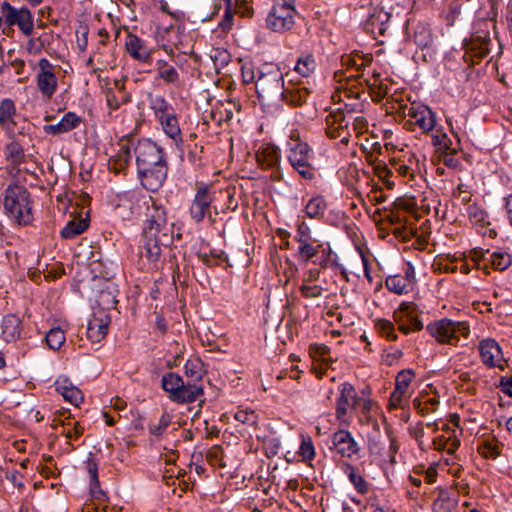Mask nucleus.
Returning <instances> with one entry per match:
<instances>
[{"instance_id":"nucleus-1","label":"nucleus","mask_w":512,"mask_h":512,"mask_svg":"<svg viewBox=\"0 0 512 512\" xmlns=\"http://www.w3.org/2000/svg\"><path fill=\"white\" fill-rule=\"evenodd\" d=\"M146 220L139 246L141 258L157 264L162 247H169L174 240V223L168 221L167 211L163 205L152 197L145 202Z\"/></svg>"},{"instance_id":"nucleus-2","label":"nucleus","mask_w":512,"mask_h":512,"mask_svg":"<svg viewBox=\"0 0 512 512\" xmlns=\"http://www.w3.org/2000/svg\"><path fill=\"white\" fill-rule=\"evenodd\" d=\"M118 145L117 154L112 156L108 162L109 169L116 174L123 172L128 167L132 159V150L137 167L167 156L164 148L149 138L136 139L129 135L122 137Z\"/></svg>"},{"instance_id":"nucleus-3","label":"nucleus","mask_w":512,"mask_h":512,"mask_svg":"<svg viewBox=\"0 0 512 512\" xmlns=\"http://www.w3.org/2000/svg\"><path fill=\"white\" fill-rule=\"evenodd\" d=\"M426 332L439 344L456 346L460 337L469 336L470 325L467 321H455L444 317L429 322L426 325Z\"/></svg>"},{"instance_id":"nucleus-4","label":"nucleus","mask_w":512,"mask_h":512,"mask_svg":"<svg viewBox=\"0 0 512 512\" xmlns=\"http://www.w3.org/2000/svg\"><path fill=\"white\" fill-rule=\"evenodd\" d=\"M287 159L293 169L306 180L315 177L316 169L313 166L314 152L312 148L298 135H293L288 142Z\"/></svg>"},{"instance_id":"nucleus-5","label":"nucleus","mask_w":512,"mask_h":512,"mask_svg":"<svg viewBox=\"0 0 512 512\" xmlns=\"http://www.w3.org/2000/svg\"><path fill=\"white\" fill-rule=\"evenodd\" d=\"M161 387L169 394V399L178 404L192 403L203 395L201 385L185 384L183 378L174 372H168L162 376Z\"/></svg>"},{"instance_id":"nucleus-6","label":"nucleus","mask_w":512,"mask_h":512,"mask_svg":"<svg viewBox=\"0 0 512 512\" xmlns=\"http://www.w3.org/2000/svg\"><path fill=\"white\" fill-rule=\"evenodd\" d=\"M4 208L7 214L19 224L31 219L29 192L20 185H9L5 190Z\"/></svg>"},{"instance_id":"nucleus-7","label":"nucleus","mask_w":512,"mask_h":512,"mask_svg":"<svg viewBox=\"0 0 512 512\" xmlns=\"http://www.w3.org/2000/svg\"><path fill=\"white\" fill-rule=\"evenodd\" d=\"M284 86L283 73L277 65L265 63L257 68L256 93L266 99L279 95Z\"/></svg>"},{"instance_id":"nucleus-8","label":"nucleus","mask_w":512,"mask_h":512,"mask_svg":"<svg viewBox=\"0 0 512 512\" xmlns=\"http://www.w3.org/2000/svg\"><path fill=\"white\" fill-rule=\"evenodd\" d=\"M296 13L295 0H274L266 17V26L277 33L289 31L295 24Z\"/></svg>"},{"instance_id":"nucleus-9","label":"nucleus","mask_w":512,"mask_h":512,"mask_svg":"<svg viewBox=\"0 0 512 512\" xmlns=\"http://www.w3.org/2000/svg\"><path fill=\"white\" fill-rule=\"evenodd\" d=\"M168 174V157L157 158L137 167V176L141 185L148 191L156 192L164 184Z\"/></svg>"},{"instance_id":"nucleus-10","label":"nucleus","mask_w":512,"mask_h":512,"mask_svg":"<svg viewBox=\"0 0 512 512\" xmlns=\"http://www.w3.org/2000/svg\"><path fill=\"white\" fill-rule=\"evenodd\" d=\"M214 199L215 191L210 185H198L189 207L190 218L197 224L201 223L205 218H208L213 223L215 221L212 218V203Z\"/></svg>"},{"instance_id":"nucleus-11","label":"nucleus","mask_w":512,"mask_h":512,"mask_svg":"<svg viewBox=\"0 0 512 512\" xmlns=\"http://www.w3.org/2000/svg\"><path fill=\"white\" fill-rule=\"evenodd\" d=\"M418 306L413 302H402L393 312V320L398 325V329L405 335L413 331L423 329V322L418 316Z\"/></svg>"},{"instance_id":"nucleus-12","label":"nucleus","mask_w":512,"mask_h":512,"mask_svg":"<svg viewBox=\"0 0 512 512\" xmlns=\"http://www.w3.org/2000/svg\"><path fill=\"white\" fill-rule=\"evenodd\" d=\"M1 14L8 26L17 25L24 35H31L33 32L34 19L27 7L15 8L9 2L1 4Z\"/></svg>"},{"instance_id":"nucleus-13","label":"nucleus","mask_w":512,"mask_h":512,"mask_svg":"<svg viewBox=\"0 0 512 512\" xmlns=\"http://www.w3.org/2000/svg\"><path fill=\"white\" fill-rule=\"evenodd\" d=\"M339 396L336 399L335 417L341 423H348L349 409L357 410V405L362 399L355 390L354 386L349 382L341 383L338 386Z\"/></svg>"},{"instance_id":"nucleus-14","label":"nucleus","mask_w":512,"mask_h":512,"mask_svg":"<svg viewBox=\"0 0 512 512\" xmlns=\"http://www.w3.org/2000/svg\"><path fill=\"white\" fill-rule=\"evenodd\" d=\"M416 273L414 266L407 262L402 273L390 275L385 280L386 288L397 294L403 295L412 292L416 286Z\"/></svg>"},{"instance_id":"nucleus-15","label":"nucleus","mask_w":512,"mask_h":512,"mask_svg":"<svg viewBox=\"0 0 512 512\" xmlns=\"http://www.w3.org/2000/svg\"><path fill=\"white\" fill-rule=\"evenodd\" d=\"M39 71L36 76V84L40 93L47 99H51L58 87V79L53 71V65L46 58L38 62Z\"/></svg>"},{"instance_id":"nucleus-16","label":"nucleus","mask_w":512,"mask_h":512,"mask_svg":"<svg viewBox=\"0 0 512 512\" xmlns=\"http://www.w3.org/2000/svg\"><path fill=\"white\" fill-rule=\"evenodd\" d=\"M125 48L132 59L140 63L152 64L155 48L149 47L146 41L136 34L128 33Z\"/></svg>"},{"instance_id":"nucleus-17","label":"nucleus","mask_w":512,"mask_h":512,"mask_svg":"<svg viewBox=\"0 0 512 512\" xmlns=\"http://www.w3.org/2000/svg\"><path fill=\"white\" fill-rule=\"evenodd\" d=\"M479 353L482 362L489 368L497 367L500 370H504L503 365V352L499 343L492 339L486 338L479 343Z\"/></svg>"},{"instance_id":"nucleus-18","label":"nucleus","mask_w":512,"mask_h":512,"mask_svg":"<svg viewBox=\"0 0 512 512\" xmlns=\"http://www.w3.org/2000/svg\"><path fill=\"white\" fill-rule=\"evenodd\" d=\"M408 116L423 133L432 132L436 128V115L430 107L421 103H413L408 109Z\"/></svg>"},{"instance_id":"nucleus-19","label":"nucleus","mask_w":512,"mask_h":512,"mask_svg":"<svg viewBox=\"0 0 512 512\" xmlns=\"http://www.w3.org/2000/svg\"><path fill=\"white\" fill-rule=\"evenodd\" d=\"M157 122L160 124L163 133L173 141L176 150L180 153V157H182L184 154V139L176 112L174 111L160 118Z\"/></svg>"},{"instance_id":"nucleus-20","label":"nucleus","mask_w":512,"mask_h":512,"mask_svg":"<svg viewBox=\"0 0 512 512\" xmlns=\"http://www.w3.org/2000/svg\"><path fill=\"white\" fill-rule=\"evenodd\" d=\"M467 215L469 221L474 227L477 228L478 233L483 236H488L494 239L497 236V231L494 228H489L490 221L487 211L478 204H471L467 208Z\"/></svg>"},{"instance_id":"nucleus-21","label":"nucleus","mask_w":512,"mask_h":512,"mask_svg":"<svg viewBox=\"0 0 512 512\" xmlns=\"http://www.w3.org/2000/svg\"><path fill=\"white\" fill-rule=\"evenodd\" d=\"M332 444L336 452L344 458H352L360 450L352 434L344 429H340L333 434Z\"/></svg>"},{"instance_id":"nucleus-22","label":"nucleus","mask_w":512,"mask_h":512,"mask_svg":"<svg viewBox=\"0 0 512 512\" xmlns=\"http://www.w3.org/2000/svg\"><path fill=\"white\" fill-rule=\"evenodd\" d=\"M256 160L262 169L278 167L281 162V151L272 143H262L256 151Z\"/></svg>"},{"instance_id":"nucleus-23","label":"nucleus","mask_w":512,"mask_h":512,"mask_svg":"<svg viewBox=\"0 0 512 512\" xmlns=\"http://www.w3.org/2000/svg\"><path fill=\"white\" fill-rule=\"evenodd\" d=\"M313 264L319 266V269L325 270L328 268H336L339 270L341 275L344 276L345 279H348L347 271L343 264L339 262L338 255L333 252L329 243H325L322 247L321 251L315 258L312 260Z\"/></svg>"},{"instance_id":"nucleus-24","label":"nucleus","mask_w":512,"mask_h":512,"mask_svg":"<svg viewBox=\"0 0 512 512\" xmlns=\"http://www.w3.org/2000/svg\"><path fill=\"white\" fill-rule=\"evenodd\" d=\"M82 122L80 116L74 112H67L56 124H47L43 126V131L49 135H60L68 133L77 128Z\"/></svg>"},{"instance_id":"nucleus-25","label":"nucleus","mask_w":512,"mask_h":512,"mask_svg":"<svg viewBox=\"0 0 512 512\" xmlns=\"http://www.w3.org/2000/svg\"><path fill=\"white\" fill-rule=\"evenodd\" d=\"M344 120V115L342 113L334 116H328L326 134L331 139L340 138V143L347 145L350 140V133L344 129Z\"/></svg>"},{"instance_id":"nucleus-26","label":"nucleus","mask_w":512,"mask_h":512,"mask_svg":"<svg viewBox=\"0 0 512 512\" xmlns=\"http://www.w3.org/2000/svg\"><path fill=\"white\" fill-rule=\"evenodd\" d=\"M56 391L63 396L66 401L74 405H79L83 401L81 390L74 386L68 378L60 377L55 382Z\"/></svg>"},{"instance_id":"nucleus-27","label":"nucleus","mask_w":512,"mask_h":512,"mask_svg":"<svg viewBox=\"0 0 512 512\" xmlns=\"http://www.w3.org/2000/svg\"><path fill=\"white\" fill-rule=\"evenodd\" d=\"M490 37L488 34L472 35L469 41L464 42L467 52H471L479 59L486 57L490 52Z\"/></svg>"},{"instance_id":"nucleus-28","label":"nucleus","mask_w":512,"mask_h":512,"mask_svg":"<svg viewBox=\"0 0 512 512\" xmlns=\"http://www.w3.org/2000/svg\"><path fill=\"white\" fill-rule=\"evenodd\" d=\"M86 470L90 478V494L91 496L99 501H105L107 499L106 493L101 489L98 478V466L96 461L89 457L86 461Z\"/></svg>"},{"instance_id":"nucleus-29","label":"nucleus","mask_w":512,"mask_h":512,"mask_svg":"<svg viewBox=\"0 0 512 512\" xmlns=\"http://www.w3.org/2000/svg\"><path fill=\"white\" fill-rule=\"evenodd\" d=\"M2 337L6 342H14L21 336V320L16 315H6L2 321Z\"/></svg>"},{"instance_id":"nucleus-30","label":"nucleus","mask_w":512,"mask_h":512,"mask_svg":"<svg viewBox=\"0 0 512 512\" xmlns=\"http://www.w3.org/2000/svg\"><path fill=\"white\" fill-rule=\"evenodd\" d=\"M156 75L165 84L176 85L180 80L177 69L165 59H158L155 63Z\"/></svg>"},{"instance_id":"nucleus-31","label":"nucleus","mask_w":512,"mask_h":512,"mask_svg":"<svg viewBox=\"0 0 512 512\" xmlns=\"http://www.w3.org/2000/svg\"><path fill=\"white\" fill-rule=\"evenodd\" d=\"M16 106L12 99L5 98L0 102V127L12 131L15 126Z\"/></svg>"},{"instance_id":"nucleus-32","label":"nucleus","mask_w":512,"mask_h":512,"mask_svg":"<svg viewBox=\"0 0 512 512\" xmlns=\"http://www.w3.org/2000/svg\"><path fill=\"white\" fill-rule=\"evenodd\" d=\"M4 154L6 160L9 162L10 171L15 170L19 172L20 164L25 162V152L20 143L13 141L5 146Z\"/></svg>"},{"instance_id":"nucleus-33","label":"nucleus","mask_w":512,"mask_h":512,"mask_svg":"<svg viewBox=\"0 0 512 512\" xmlns=\"http://www.w3.org/2000/svg\"><path fill=\"white\" fill-rule=\"evenodd\" d=\"M325 243L317 240L316 238L305 241L299 244L297 251V258L305 263L312 262V260L320 253Z\"/></svg>"},{"instance_id":"nucleus-34","label":"nucleus","mask_w":512,"mask_h":512,"mask_svg":"<svg viewBox=\"0 0 512 512\" xmlns=\"http://www.w3.org/2000/svg\"><path fill=\"white\" fill-rule=\"evenodd\" d=\"M149 107L153 111L156 120L175 111L174 107L162 95H151L149 97Z\"/></svg>"},{"instance_id":"nucleus-35","label":"nucleus","mask_w":512,"mask_h":512,"mask_svg":"<svg viewBox=\"0 0 512 512\" xmlns=\"http://www.w3.org/2000/svg\"><path fill=\"white\" fill-rule=\"evenodd\" d=\"M376 406V403L369 398H362L357 405V417L359 423L362 425H377V420L372 415L371 411L373 407Z\"/></svg>"},{"instance_id":"nucleus-36","label":"nucleus","mask_w":512,"mask_h":512,"mask_svg":"<svg viewBox=\"0 0 512 512\" xmlns=\"http://www.w3.org/2000/svg\"><path fill=\"white\" fill-rule=\"evenodd\" d=\"M108 323L100 318L94 317L89 321L87 327V337L90 341L100 342L107 335Z\"/></svg>"},{"instance_id":"nucleus-37","label":"nucleus","mask_w":512,"mask_h":512,"mask_svg":"<svg viewBox=\"0 0 512 512\" xmlns=\"http://www.w3.org/2000/svg\"><path fill=\"white\" fill-rule=\"evenodd\" d=\"M327 208L326 200L321 195L313 196L305 205V214L309 218L320 219Z\"/></svg>"},{"instance_id":"nucleus-38","label":"nucleus","mask_w":512,"mask_h":512,"mask_svg":"<svg viewBox=\"0 0 512 512\" xmlns=\"http://www.w3.org/2000/svg\"><path fill=\"white\" fill-rule=\"evenodd\" d=\"M455 506V501L451 498L448 489L441 488L438 491L437 498L432 504L433 512H451Z\"/></svg>"},{"instance_id":"nucleus-39","label":"nucleus","mask_w":512,"mask_h":512,"mask_svg":"<svg viewBox=\"0 0 512 512\" xmlns=\"http://www.w3.org/2000/svg\"><path fill=\"white\" fill-rule=\"evenodd\" d=\"M344 471L347 474L349 481L352 483L358 493L362 495L368 493V483L364 477L357 472L356 467L351 464H346Z\"/></svg>"},{"instance_id":"nucleus-40","label":"nucleus","mask_w":512,"mask_h":512,"mask_svg":"<svg viewBox=\"0 0 512 512\" xmlns=\"http://www.w3.org/2000/svg\"><path fill=\"white\" fill-rule=\"evenodd\" d=\"M184 369L187 378L195 384L202 379L205 373L203 363L200 358L197 357L188 359L185 363Z\"/></svg>"},{"instance_id":"nucleus-41","label":"nucleus","mask_w":512,"mask_h":512,"mask_svg":"<svg viewBox=\"0 0 512 512\" xmlns=\"http://www.w3.org/2000/svg\"><path fill=\"white\" fill-rule=\"evenodd\" d=\"M279 95L282 101L286 102L287 104L291 106H300L305 102L307 92L296 88H285L283 86V89Z\"/></svg>"},{"instance_id":"nucleus-42","label":"nucleus","mask_w":512,"mask_h":512,"mask_svg":"<svg viewBox=\"0 0 512 512\" xmlns=\"http://www.w3.org/2000/svg\"><path fill=\"white\" fill-rule=\"evenodd\" d=\"M53 40L52 32H45L36 38H32L27 43V50L31 54H40L43 49L50 46Z\"/></svg>"},{"instance_id":"nucleus-43","label":"nucleus","mask_w":512,"mask_h":512,"mask_svg":"<svg viewBox=\"0 0 512 512\" xmlns=\"http://www.w3.org/2000/svg\"><path fill=\"white\" fill-rule=\"evenodd\" d=\"M87 227L88 222L85 219H73L61 230V236L64 239H72L83 233Z\"/></svg>"},{"instance_id":"nucleus-44","label":"nucleus","mask_w":512,"mask_h":512,"mask_svg":"<svg viewBox=\"0 0 512 512\" xmlns=\"http://www.w3.org/2000/svg\"><path fill=\"white\" fill-rule=\"evenodd\" d=\"M390 19V15L385 12H379L370 16L367 27L372 33H378L384 35L387 30L386 23Z\"/></svg>"},{"instance_id":"nucleus-45","label":"nucleus","mask_w":512,"mask_h":512,"mask_svg":"<svg viewBox=\"0 0 512 512\" xmlns=\"http://www.w3.org/2000/svg\"><path fill=\"white\" fill-rule=\"evenodd\" d=\"M374 327L377 333L388 341H396L398 339V335L395 332V326L392 321L379 318L375 320Z\"/></svg>"},{"instance_id":"nucleus-46","label":"nucleus","mask_w":512,"mask_h":512,"mask_svg":"<svg viewBox=\"0 0 512 512\" xmlns=\"http://www.w3.org/2000/svg\"><path fill=\"white\" fill-rule=\"evenodd\" d=\"M414 377V370L409 368L403 369L400 372H398L395 379V390H397V393L406 394Z\"/></svg>"},{"instance_id":"nucleus-47","label":"nucleus","mask_w":512,"mask_h":512,"mask_svg":"<svg viewBox=\"0 0 512 512\" xmlns=\"http://www.w3.org/2000/svg\"><path fill=\"white\" fill-rule=\"evenodd\" d=\"M490 262L494 269L504 271L512 264V257L505 251H495L490 254Z\"/></svg>"},{"instance_id":"nucleus-48","label":"nucleus","mask_w":512,"mask_h":512,"mask_svg":"<svg viewBox=\"0 0 512 512\" xmlns=\"http://www.w3.org/2000/svg\"><path fill=\"white\" fill-rule=\"evenodd\" d=\"M413 40L422 49L430 46L433 42L431 30L424 25H418L414 31Z\"/></svg>"},{"instance_id":"nucleus-49","label":"nucleus","mask_w":512,"mask_h":512,"mask_svg":"<svg viewBox=\"0 0 512 512\" xmlns=\"http://www.w3.org/2000/svg\"><path fill=\"white\" fill-rule=\"evenodd\" d=\"M316 68V62L313 56L305 55L300 57L294 70L303 77H309Z\"/></svg>"},{"instance_id":"nucleus-50","label":"nucleus","mask_w":512,"mask_h":512,"mask_svg":"<svg viewBox=\"0 0 512 512\" xmlns=\"http://www.w3.org/2000/svg\"><path fill=\"white\" fill-rule=\"evenodd\" d=\"M435 133L432 135V144L438 149L442 150L443 152L452 151L454 152V149L451 148L452 141L448 137V135L443 131L442 128L434 129Z\"/></svg>"},{"instance_id":"nucleus-51","label":"nucleus","mask_w":512,"mask_h":512,"mask_svg":"<svg viewBox=\"0 0 512 512\" xmlns=\"http://www.w3.org/2000/svg\"><path fill=\"white\" fill-rule=\"evenodd\" d=\"M45 339L49 348L58 350L64 344L66 338L64 331L61 328L56 327L48 331Z\"/></svg>"},{"instance_id":"nucleus-52","label":"nucleus","mask_w":512,"mask_h":512,"mask_svg":"<svg viewBox=\"0 0 512 512\" xmlns=\"http://www.w3.org/2000/svg\"><path fill=\"white\" fill-rule=\"evenodd\" d=\"M171 423V417L167 413H163L156 423L151 422L148 425L150 434L159 437L161 436Z\"/></svg>"},{"instance_id":"nucleus-53","label":"nucleus","mask_w":512,"mask_h":512,"mask_svg":"<svg viewBox=\"0 0 512 512\" xmlns=\"http://www.w3.org/2000/svg\"><path fill=\"white\" fill-rule=\"evenodd\" d=\"M211 59L217 70L226 67L231 61V54L226 49H214Z\"/></svg>"},{"instance_id":"nucleus-54","label":"nucleus","mask_w":512,"mask_h":512,"mask_svg":"<svg viewBox=\"0 0 512 512\" xmlns=\"http://www.w3.org/2000/svg\"><path fill=\"white\" fill-rule=\"evenodd\" d=\"M234 418L245 425H248L250 427H255L258 423V415L253 410L248 409H240L238 410Z\"/></svg>"},{"instance_id":"nucleus-55","label":"nucleus","mask_w":512,"mask_h":512,"mask_svg":"<svg viewBox=\"0 0 512 512\" xmlns=\"http://www.w3.org/2000/svg\"><path fill=\"white\" fill-rule=\"evenodd\" d=\"M310 227L304 221H300L297 224L296 234L294 236L295 241L300 244L305 241L314 239Z\"/></svg>"},{"instance_id":"nucleus-56","label":"nucleus","mask_w":512,"mask_h":512,"mask_svg":"<svg viewBox=\"0 0 512 512\" xmlns=\"http://www.w3.org/2000/svg\"><path fill=\"white\" fill-rule=\"evenodd\" d=\"M299 454L303 460H312L315 456V449L310 437H303L299 448Z\"/></svg>"},{"instance_id":"nucleus-57","label":"nucleus","mask_w":512,"mask_h":512,"mask_svg":"<svg viewBox=\"0 0 512 512\" xmlns=\"http://www.w3.org/2000/svg\"><path fill=\"white\" fill-rule=\"evenodd\" d=\"M322 287L319 285H307L306 280L300 286L301 295L307 299L318 298L322 295Z\"/></svg>"},{"instance_id":"nucleus-58","label":"nucleus","mask_w":512,"mask_h":512,"mask_svg":"<svg viewBox=\"0 0 512 512\" xmlns=\"http://www.w3.org/2000/svg\"><path fill=\"white\" fill-rule=\"evenodd\" d=\"M390 165L392 166L393 173L396 172L398 175L406 178H413V171L412 169L406 165L404 162L396 159H392L390 161Z\"/></svg>"},{"instance_id":"nucleus-59","label":"nucleus","mask_w":512,"mask_h":512,"mask_svg":"<svg viewBox=\"0 0 512 512\" xmlns=\"http://www.w3.org/2000/svg\"><path fill=\"white\" fill-rule=\"evenodd\" d=\"M242 80L245 84L255 83L257 78V69L251 64H245L241 67Z\"/></svg>"},{"instance_id":"nucleus-60","label":"nucleus","mask_w":512,"mask_h":512,"mask_svg":"<svg viewBox=\"0 0 512 512\" xmlns=\"http://www.w3.org/2000/svg\"><path fill=\"white\" fill-rule=\"evenodd\" d=\"M403 356V351L396 347H390L384 354V362L391 366Z\"/></svg>"},{"instance_id":"nucleus-61","label":"nucleus","mask_w":512,"mask_h":512,"mask_svg":"<svg viewBox=\"0 0 512 512\" xmlns=\"http://www.w3.org/2000/svg\"><path fill=\"white\" fill-rule=\"evenodd\" d=\"M233 15H234V12H233L232 7H226L224 16H223L221 22L219 23V27L223 31H228L232 28Z\"/></svg>"},{"instance_id":"nucleus-62","label":"nucleus","mask_w":512,"mask_h":512,"mask_svg":"<svg viewBox=\"0 0 512 512\" xmlns=\"http://www.w3.org/2000/svg\"><path fill=\"white\" fill-rule=\"evenodd\" d=\"M68 440H77L83 433L84 428L78 423H74L73 428L64 429L61 432Z\"/></svg>"},{"instance_id":"nucleus-63","label":"nucleus","mask_w":512,"mask_h":512,"mask_svg":"<svg viewBox=\"0 0 512 512\" xmlns=\"http://www.w3.org/2000/svg\"><path fill=\"white\" fill-rule=\"evenodd\" d=\"M105 98L107 105L111 110H117L120 108V102L111 88L106 90Z\"/></svg>"},{"instance_id":"nucleus-64","label":"nucleus","mask_w":512,"mask_h":512,"mask_svg":"<svg viewBox=\"0 0 512 512\" xmlns=\"http://www.w3.org/2000/svg\"><path fill=\"white\" fill-rule=\"evenodd\" d=\"M460 439L456 434L448 435L447 449L446 452L449 455H453L460 446Z\"/></svg>"}]
</instances>
